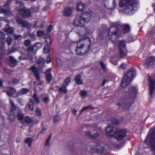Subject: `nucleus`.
I'll use <instances>...</instances> for the list:
<instances>
[{
    "label": "nucleus",
    "mask_w": 155,
    "mask_h": 155,
    "mask_svg": "<svg viewBox=\"0 0 155 155\" xmlns=\"http://www.w3.org/2000/svg\"><path fill=\"white\" fill-rule=\"evenodd\" d=\"M105 131L107 137H114L118 141L123 140L126 136L127 131L125 130L112 128L109 125L106 127Z\"/></svg>",
    "instance_id": "f257e3e1"
},
{
    "label": "nucleus",
    "mask_w": 155,
    "mask_h": 155,
    "mask_svg": "<svg viewBox=\"0 0 155 155\" xmlns=\"http://www.w3.org/2000/svg\"><path fill=\"white\" fill-rule=\"evenodd\" d=\"M104 146V144L102 142H91L88 143L87 149L92 152L101 154L105 150Z\"/></svg>",
    "instance_id": "f03ea898"
},
{
    "label": "nucleus",
    "mask_w": 155,
    "mask_h": 155,
    "mask_svg": "<svg viewBox=\"0 0 155 155\" xmlns=\"http://www.w3.org/2000/svg\"><path fill=\"white\" fill-rule=\"evenodd\" d=\"M136 75L135 70L131 69L124 76L121 83V86L124 87L128 85L131 82V78H134Z\"/></svg>",
    "instance_id": "7ed1b4c3"
},
{
    "label": "nucleus",
    "mask_w": 155,
    "mask_h": 155,
    "mask_svg": "<svg viewBox=\"0 0 155 155\" xmlns=\"http://www.w3.org/2000/svg\"><path fill=\"white\" fill-rule=\"evenodd\" d=\"M84 40H82L78 42L76 52L77 54L81 55L86 53L91 48V45H87L84 43Z\"/></svg>",
    "instance_id": "20e7f679"
},
{
    "label": "nucleus",
    "mask_w": 155,
    "mask_h": 155,
    "mask_svg": "<svg viewBox=\"0 0 155 155\" xmlns=\"http://www.w3.org/2000/svg\"><path fill=\"white\" fill-rule=\"evenodd\" d=\"M16 10L18 11L22 17L26 18L29 17L31 15V11L30 10L26 9L24 7V3L20 4V8H17Z\"/></svg>",
    "instance_id": "39448f33"
},
{
    "label": "nucleus",
    "mask_w": 155,
    "mask_h": 155,
    "mask_svg": "<svg viewBox=\"0 0 155 155\" xmlns=\"http://www.w3.org/2000/svg\"><path fill=\"white\" fill-rule=\"evenodd\" d=\"M118 46L119 48V54L120 58H124L127 56V51L125 49V42L124 41H118Z\"/></svg>",
    "instance_id": "423d86ee"
},
{
    "label": "nucleus",
    "mask_w": 155,
    "mask_h": 155,
    "mask_svg": "<svg viewBox=\"0 0 155 155\" xmlns=\"http://www.w3.org/2000/svg\"><path fill=\"white\" fill-rule=\"evenodd\" d=\"M137 1H134L133 3L127 6L124 10L125 13L129 15L132 14L133 11L137 9Z\"/></svg>",
    "instance_id": "0eeeda50"
},
{
    "label": "nucleus",
    "mask_w": 155,
    "mask_h": 155,
    "mask_svg": "<svg viewBox=\"0 0 155 155\" xmlns=\"http://www.w3.org/2000/svg\"><path fill=\"white\" fill-rule=\"evenodd\" d=\"M117 30L116 27L111 26L108 30V36L110 39H116L117 38Z\"/></svg>",
    "instance_id": "6e6552de"
},
{
    "label": "nucleus",
    "mask_w": 155,
    "mask_h": 155,
    "mask_svg": "<svg viewBox=\"0 0 155 155\" xmlns=\"http://www.w3.org/2000/svg\"><path fill=\"white\" fill-rule=\"evenodd\" d=\"M71 82L70 78H66L64 81L62 86L59 87L58 91L61 94H66L67 93V90L66 88L68 84Z\"/></svg>",
    "instance_id": "1a4fd4ad"
},
{
    "label": "nucleus",
    "mask_w": 155,
    "mask_h": 155,
    "mask_svg": "<svg viewBox=\"0 0 155 155\" xmlns=\"http://www.w3.org/2000/svg\"><path fill=\"white\" fill-rule=\"evenodd\" d=\"M30 69L33 73L36 79L37 80V85H42L43 84V82L40 79L38 69L35 67H31Z\"/></svg>",
    "instance_id": "9d476101"
},
{
    "label": "nucleus",
    "mask_w": 155,
    "mask_h": 155,
    "mask_svg": "<svg viewBox=\"0 0 155 155\" xmlns=\"http://www.w3.org/2000/svg\"><path fill=\"white\" fill-rule=\"evenodd\" d=\"M149 80L150 83V94L151 95L155 89V76L154 77L153 76H149Z\"/></svg>",
    "instance_id": "9b49d317"
},
{
    "label": "nucleus",
    "mask_w": 155,
    "mask_h": 155,
    "mask_svg": "<svg viewBox=\"0 0 155 155\" xmlns=\"http://www.w3.org/2000/svg\"><path fill=\"white\" fill-rule=\"evenodd\" d=\"M10 8L9 6H4L0 7V13H4L5 15L9 16L13 15L12 12L10 10Z\"/></svg>",
    "instance_id": "f8f14e48"
},
{
    "label": "nucleus",
    "mask_w": 155,
    "mask_h": 155,
    "mask_svg": "<svg viewBox=\"0 0 155 155\" xmlns=\"http://www.w3.org/2000/svg\"><path fill=\"white\" fill-rule=\"evenodd\" d=\"M8 90L5 91L9 96H12L14 97H16L18 96V92H16L13 87H9L8 88Z\"/></svg>",
    "instance_id": "ddd939ff"
},
{
    "label": "nucleus",
    "mask_w": 155,
    "mask_h": 155,
    "mask_svg": "<svg viewBox=\"0 0 155 155\" xmlns=\"http://www.w3.org/2000/svg\"><path fill=\"white\" fill-rule=\"evenodd\" d=\"M155 61V58L153 56H150L147 59L144 65L147 68L151 67L154 65Z\"/></svg>",
    "instance_id": "4468645a"
},
{
    "label": "nucleus",
    "mask_w": 155,
    "mask_h": 155,
    "mask_svg": "<svg viewBox=\"0 0 155 155\" xmlns=\"http://www.w3.org/2000/svg\"><path fill=\"white\" fill-rule=\"evenodd\" d=\"M79 15L85 23L89 22L91 20V14L89 13L84 12Z\"/></svg>",
    "instance_id": "2eb2a0df"
},
{
    "label": "nucleus",
    "mask_w": 155,
    "mask_h": 155,
    "mask_svg": "<svg viewBox=\"0 0 155 155\" xmlns=\"http://www.w3.org/2000/svg\"><path fill=\"white\" fill-rule=\"evenodd\" d=\"M85 22L79 15H77L75 18L74 24V25L79 27H82Z\"/></svg>",
    "instance_id": "dca6fc26"
},
{
    "label": "nucleus",
    "mask_w": 155,
    "mask_h": 155,
    "mask_svg": "<svg viewBox=\"0 0 155 155\" xmlns=\"http://www.w3.org/2000/svg\"><path fill=\"white\" fill-rule=\"evenodd\" d=\"M137 93V90L134 87H131L129 89V96L131 99L134 98Z\"/></svg>",
    "instance_id": "f3484780"
},
{
    "label": "nucleus",
    "mask_w": 155,
    "mask_h": 155,
    "mask_svg": "<svg viewBox=\"0 0 155 155\" xmlns=\"http://www.w3.org/2000/svg\"><path fill=\"white\" fill-rule=\"evenodd\" d=\"M16 21L18 25H21L22 27L28 28L30 27V25L28 22L21 18H17Z\"/></svg>",
    "instance_id": "a211bd4d"
},
{
    "label": "nucleus",
    "mask_w": 155,
    "mask_h": 155,
    "mask_svg": "<svg viewBox=\"0 0 155 155\" xmlns=\"http://www.w3.org/2000/svg\"><path fill=\"white\" fill-rule=\"evenodd\" d=\"M137 0H122L119 2V6L121 7L127 6Z\"/></svg>",
    "instance_id": "6ab92c4d"
},
{
    "label": "nucleus",
    "mask_w": 155,
    "mask_h": 155,
    "mask_svg": "<svg viewBox=\"0 0 155 155\" xmlns=\"http://www.w3.org/2000/svg\"><path fill=\"white\" fill-rule=\"evenodd\" d=\"M51 69L49 68L47 70L45 73L47 84H49L52 79V76L51 74Z\"/></svg>",
    "instance_id": "aec40b11"
},
{
    "label": "nucleus",
    "mask_w": 155,
    "mask_h": 155,
    "mask_svg": "<svg viewBox=\"0 0 155 155\" xmlns=\"http://www.w3.org/2000/svg\"><path fill=\"white\" fill-rule=\"evenodd\" d=\"M85 134L87 136L92 139H95L97 138L99 136V134L98 133L92 134L90 131L86 132Z\"/></svg>",
    "instance_id": "412c9836"
},
{
    "label": "nucleus",
    "mask_w": 155,
    "mask_h": 155,
    "mask_svg": "<svg viewBox=\"0 0 155 155\" xmlns=\"http://www.w3.org/2000/svg\"><path fill=\"white\" fill-rule=\"evenodd\" d=\"M73 8L71 7H67L66 8L64 11V15L66 16H68L72 14Z\"/></svg>",
    "instance_id": "4be33fe9"
},
{
    "label": "nucleus",
    "mask_w": 155,
    "mask_h": 155,
    "mask_svg": "<svg viewBox=\"0 0 155 155\" xmlns=\"http://www.w3.org/2000/svg\"><path fill=\"white\" fill-rule=\"evenodd\" d=\"M74 80L75 81L77 84H83V82L81 80V76L80 74H78L76 75Z\"/></svg>",
    "instance_id": "5701e85b"
},
{
    "label": "nucleus",
    "mask_w": 155,
    "mask_h": 155,
    "mask_svg": "<svg viewBox=\"0 0 155 155\" xmlns=\"http://www.w3.org/2000/svg\"><path fill=\"white\" fill-rule=\"evenodd\" d=\"M9 60L10 62V65L12 67L15 66L17 64V61L12 56H10Z\"/></svg>",
    "instance_id": "b1692460"
},
{
    "label": "nucleus",
    "mask_w": 155,
    "mask_h": 155,
    "mask_svg": "<svg viewBox=\"0 0 155 155\" xmlns=\"http://www.w3.org/2000/svg\"><path fill=\"white\" fill-rule=\"evenodd\" d=\"M45 60L43 58H40L37 61V63L40 67H43L44 66Z\"/></svg>",
    "instance_id": "393cba45"
},
{
    "label": "nucleus",
    "mask_w": 155,
    "mask_h": 155,
    "mask_svg": "<svg viewBox=\"0 0 155 155\" xmlns=\"http://www.w3.org/2000/svg\"><path fill=\"white\" fill-rule=\"evenodd\" d=\"M10 103L11 104V106L10 108V112L11 113H14L16 109V107L14 103L11 100H10Z\"/></svg>",
    "instance_id": "a878e982"
},
{
    "label": "nucleus",
    "mask_w": 155,
    "mask_h": 155,
    "mask_svg": "<svg viewBox=\"0 0 155 155\" xmlns=\"http://www.w3.org/2000/svg\"><path fill=\"white\" fill-rule=\"evenodd\" d=\"M85 6L86 5L84 4L81 2H79L77 5V10L79 11H81L84 10Z\"/></svg>",
    "instance_id": "bb28decb"
},
{
    "label": "nucleus",
    "mask_w": 155,
    "mask_h": 155,
    "mask_svg": "<svg viewBox=\"0 0 155 155\" xmlns=\"http://www.w3.org/2000/svg\"><path fill=\"white\" fill-rule=\"evenodd\" d=\"M130 31V27L129 25H123V32L124 33H128Z\"/></svg>",
    "instance_id": "cd10ccee"
},
{
    "label": "nucleus",
    "mask_w": 155,
    "mask_h": 155,
    "mask_svg": "<svg viewBox=\"0 0 155 155\" xmlns=\"http://www.w3.org/2000/svg\"><path fill=\"white\" fill-rule=\"evenodd\" d=\"M32 122V119L29 117L26 116L24 118L22 121L23 123L30 124Z\"/></svg>",
    "instance_id": "c85d7f7f"
},
{
    "label": "nucleus",
    "mask_w": 155,
    "mask_h": 155,
    "mask_svg": "<svg viewBox=\"0 0 155 155\" xmlns=\"http://www.w3.org/2000/svg\"><path fill=\"white\" fill-rule=\"evenodd\" d=\"M126 101V100H124L123 99H122L121 100V102H119L117 103V105L118 106L124 105L126 106V107H129L130 106V104L129 103H127L126 104L125 103Z\"/></svg>",
    "instance_id": "c756f323"
},
{
    "label": "nucleus",
    "mask_w": 155,
    "mask_h": 155,
    "mask_svg": "<svg viewBox=\"0 0 155 155\" xmlns=\"http://www.w3.org/2000/svg\"><path fill=\"white\" fill-rule=\"evenodd\" d=\"M33 141L32 138L28 137L25 139V142L28 144L29 147H30L31 146V144Z\"/></svg>",
    "instance_id": "7c9ffc66"
},
{
    "label": "nucleus",
    "mask_w": 155,
    "mask_h": 155,
    "mask_svg": "<svg viewBox=\"0 0 155 155\" xmlns=\"http://www.w3.org/2000/svg\"><path fill=\"white\" fill-rule=\"evenodd\" d=\"M34 102L31 99L30 100V101L28 102V106L31 111H33L34 109Z\"/></svg>",
    "instance_id": "2f4dec72"
},
{
    "label": "nucleus",
    "mask_w": 155,
    "mask_h": 155,
    "mask_svg": "<svg viewBox=\"0 0 155 155\" xmlns=\"http://www.w3.org/2000/svg\"><path fill=\"white\" fill-rule=\"evenodd\" d=\"M155 33V31L153 30L151 31L149 33H148L147 35L150 39H153V38L154 37Z\"/></svg>",
    "instance_id": "473e14b6"
},
{
    "label": "nucleus",
    "mask_w": 155,
    "mask_h": 155,
    "mask_svg": "<svg viewBox=\"0 0 155 155\" xmlns=\"http://www.w3.org/2000/svg\"><path fill=\"white\" fill-rule=\"evenodd\" d=\"M94 107L91 106H88L85 107L82 109L80 111L79 114V115H80L84 111L87 109H93Z\"/></svg>",
    "instance_id": "72a5a7b5"
},
{
    "label": "nucleus",
    "mask_w": 155,
    "mask_h": 155,
    "mask_svg": "<svg viewBox=\"0 0 155 155\" xmlns=\"http://www.w3.org/2000/svg\"><path fill=\"white\" fill-rule=\"evenodd\" d=\"M28 92V90L26 88H22L21 90L18 92V96L24 94Z\"/></svg>",
    "instance_id": "f704fd0d"
},
{
    "label": "nucleus",
    "mask_w": 155,
    "mask_h": 155,
    "mask_svg": "<svg viewBox=\"0 0 155 155\" xmlns=\"http://www.w3.org/2000/svg\"><path fill=\"white\" fill-rule=\"evenodd\" d=\"M27 51L29 52H33L34 53H35L37 52V50L35 49L34 46H31L28 48Z\"/></svg>",
    "instance_id": "c9c22d12"
},
{
    "label": "nucleus",
    "mask_w": 155,
    "mask_h": 155,
    "mask_svg": "<svg viewBox=\"0 0 155 155\" xmlns=\"http://www.w3.org/2000/svg\"><path fill=\"white\" fill-rule=\"evenodd\" d=\"M8 118L11 122L13 121L15 119V113H11L8 116Z\"/></svg>",
    "instance_id": "e433bc0d"
},
{
    "label": "nucleus",
    "mask_w": 155,
    "mask_h": 155,
    "mask_svg": "<svg viewBox=\"0 0 155 155\" xmlns=\"http://www.w3.org/2000/svg\"><path fill=\"white\" fill-rule=\"evenodd\" d=\"M33 98L35 102L37 104L40 103L39 99L36 93H35L33 95Z\"/></svg>",
    "instance_id": "4c0bfd02"
},
{
    "label": "nucleus",
    "mask_w": 155,
    "mask_h": 155,
    "mask_svg": "<svg viewBox=\"0 0 155 155\" xmlns=\"http://www.w3.org/2000/svg\"><path fill=\"white\" fill-rule=\"evenodd\" d=\"M31 10L32 12H37L39 11V8L38 7L33 6L31 8Z\"/></svg>",
    "instance_id": "58836bf2"
},
{
    "label": "nucleus",
    "mask_w": 155,
    "mask_h": 155,
    "mask_svg": "<svg viewBox=\"0 0 155 155\" xmlns=\"http://www.w3.org/2000/svg\"><path fill=\"white\" fill-rule=\"evenodd\" d=\"M45 41L47 44L46 45L49 46L51 45V41L49 36L45 38Z\"/></svg>",
    "instance_id": "ea45409f"
},
{
    "label": "nucleus",
    "mask_w": 155,
    "mask_h": 155,
    "mask_svg": "<svg viewBox=\"0 0 155 155\" xmlns=\"http://www.w3.org/2000/svg\"><path fill=\"white\" fill-rule=\"evenodd\" d=\"M117 59L116 57H113L110 59V61L112 64L116 65L117 64L118 61L117 60Z\"/></svg>",
    "instance_id": "a19ab883"
},
{
    "label": "nucleus",
    "mask_w": 155,
    "mask_h": 155,
    "mask_svg": "<svg viewBox=\"0 0 155 155\" xmlns=\"http://www.w3.org/2000/svg\"><path fill=\"white\" fill-rule=\"evenodd\" d=\"M48 45H45L43 49V52L44 53H47L50 51V48L48 47Z\"/></svg>",
    "instance_id": "79ce46f5"
},
{
    "label": "nucleus",
    "mask_w": 155,
    "mask_h": 155,
    "mask_svg": "<svg viewBox=\"0 0 155 155\" xmlns=\"http://www.w3.org/2000/svg\"><path fill=\"white\" fill-rule=\"evenodd\" d=\"M42 45L41 43H37L34 46V48L35 50H37H37L41 48L42 47Z\"/></svg>",
    "instance_id": "37998d69"
},
{
    "label": "nucleus",
    "mask_w": 155,
    "mask_h": 155,
    "mask_svg": "<svg viewBox=\"0 0 155 155\" xmlns=\"http://www.w3.org/2000/svg\"><path fill=\"white\" fill-rule=\"evenodd\" d=\"M24 117L23 114L20 113L18 114L17 117L19 120L21 121L22 122Z\"/></svg>",
    "instance_id": "c03bdc74"
},
{
    "label": "nucleus",
    "mask_w": 155,
    "mask_h": 155,
    "mask_svg": "<svg viewBox=\"0 0 155 155\" xmlns=\"http://www.w3.org/2000/svg\"><path fill=\"white\" fill-rule=\"evenodd\" d=\"M12 42V38L10 36L8 37L6 39V42L7 43L8 45H10L11 44Z\"/></svg>",
    "instance_id": "a18cd8bd"
},
{
    "label": "nucleus",
    "mask_w": 155,
    "mask_h": 155,
    "mask_svg": "<svg viewBox=\"0 0 155 155\" xmlns=\"http://www.w3.org/2000/svg\"><path fill=\"white\" fill-rule=\"evenodd\" d=\"M35 113L39 117H40L41 115L42 114L41 110L38 108H36L35 109Z\"/></svg>",
    "instance_id": "49530a36"
},
{
    "label": "nucleus",
    "mask_w": 155,
    "mask_h": 155,
    "mask_svg": "<svg viewBox=\"0 0 155 155\" xmlns=\"http://www.w3.org/2000/svg\"><path fill=\"white\" fill-rule=\"evenodd\" d=\"M60 119V116L58 115H57L54 117V123H56Z\"/></svg>",
    "instance_id": "de8ad7c7"
},
{
    "label": "nucleus",
    "mask_w": 155,
    "mask_h": 155,
    "mask_svg": "<svg viewBox=\"0 0 155 155\" xmlns=\"http://www.w3.org/2000/svg\"><path fill=\"white\" fill-rule=\"evenodd\" d=\"M5 38V35L4 34L2 31H0V40L2 43V41Z\"/></svg>",
    "instance_id": "09e8293b"
},
{
    "label": "nucleus",
    "mask_w": 155,
    "mask_h": 155,
    "mask_svg": "<svg viewBox=\"0 0 155 155\" xmlns=\"http://www.w3.org/2000/svg\"><path fill=\"white\" fill-rule=\"evenodd\" d=\"M100 64L102 69L104 71H105L106 70V68L104 63L102 61H100Z\"/></svg>",
    "instance_id": "8fccbe9b"
},
{
    "label": "nucleus",
    "mask_w": 155,
    "mask_h": 155,
    "mask_svg": "<svg viewBox=\"0 0 155 155\" xmlns=\"http://www.w3.org/2000/svg\"><path fill=\"white\" fill-rule=\"evenodd\" d=\"M14 39L16 40H19L21 39V35H13Z\"/></svg>",
    "instance_id": "3c124183"
},
{
    "label": "nucleus",
    "mask_w": 155,
    "mask_h": 155,
    "mask_svg": "<svg viewBox=\"0 0 155 155\" xmlns=\"http://www.w3.org/2000/svg\"><path fill=\"white\" fill-rule=\"evenodd\" d=\"M43 103L45 104H47L49 101V98L48 96H47L45 97L42 99Z\"/></svg>",
    "instance_id": "603ef678"
},
{
    "label": "nucleus",
    "mask_w": 155,
    "mask_h": 155,
    "mask_svg": "<svg viewBox=\"0 0 155 155\" xmlns=\"http://www.w3.org/2000/svg\"><path fill=\"white\" fill-rule=\"evenodd\" d=\"M5 31L9 33H11L13 32V30L12 28L10 27L5 29Z\"/></svg>",
    "instance_id": "864d4df0"
},
{
    "label": "nucleus",
    "mask_w": 155,
    "mask_h": 155,
    "mask_svg": "<svg viewBox=\"0 0 155 155\" xmlns=\"http://www.w3.org/2000/svg\"><path fill=\"white\" fill-rule=\"evenodd\" d=\"M31 44V41L29 39H27L24 42V45L25 46H27Z\"/></svg>",
    "instance_id": "5fc2aeb1"
},
{
    "label": "nucleus",
    "mask_w": 155,
    "mask_h": 155,
    "mask_svg": "<svg viewBox=\"0 0 155 155\" xmlns=\"http://www.w3.org/2000/svg\"><path fill=\"white\" fill-rule=\"evenodd\" d=\"M37 35L39 36H43L45 34L44 32L42 31H38L37 32Z\"/></svg>",
    "instance_id": "6e6d98bb"
},
{
    "label": "nucleus",
    "mask_w": 155,
    "mask_h": 155,
    "mask_svg": "<svg viewBox=\"0 0 155 155\" xmlns=\"http://www.w3.org/2000/svg\"><path fill=\"white\" fill-rule=\"evenodd\" d=\"M81 96L82 97H85L86 96L87 92L86 91H81L80 92Z\"/></svg>",
    "instance_id": "4d7b16f0"
},
{
    "label": "nucleus",
    "mask_w": 155,
    "mask_h": 155,
    "mask_svg": "<svg viewBox=\"0 0 155 155\" xmlns=\"http://www.w3.org/2000/svg\"><path fill=\"white\" fill-rule=\"evenodd\" d=\"M51 57L49 55H48L47 57L46 60V62L47 63L49 64V63H50L51 62Z\"/></svg>",
    "instance_id": "13d9d810"
},
{
    "label": "nucleus",
    "mask_w": 155,
    "mask_h": 155,
    "mask_svg": "<svg viewBox=\"0 0 155 155\" xmlns=\"http://www.w3.org/2000/svg\"><path fill=\"white\" fill-rule=\"evenodd\" d=\"M56 61L57 65L59 67H60L61 65V62L59 58H56Z\"/></svg>",
    "instance_id": "bf43d9fd"
},
{
    "label": "nucleus",
    "mask_w": 155,
    "mask_h": 155,
    "mask_svg": "<svg viewBox=\"0 0 155 155\" xmlns=\"http://www.w3.org/2000/svg\"><path fill=\"white\" fill-rule=\"evenodd\" d=\"M127 65L126 64L123 63L121 64L120 67L121 68L124 70L126 68Z\"/></svg>",
    "instance_id": "052dcab7"
},
{
    "label": "nucleus",
    "mask_w": 155,
    "mask_h": 155,
    "mask_svg": "<svg viewBox=\"0 0 155 155\" xmlns=\"http://www.w3.org/2000/svg\"><path fill=\"white\" fill-rule=\"evenodd\" d=\"M19 82V81L17 79L14 78L12 80V82L15 84H17Z\"/></svg>",
    "instance_id": "680f3d73"
},
{
    "label": "nucleus",
    "mask_w": 155,
    "mask_h": 155,
    "mask_svg": "<svg viewBox=\"0 0 155 155\" xmlns=\"http://www.w3.org/2000/svg\"><path fill=\"white\" fill-rule=\"evenodd\" d=\"M112 123L114 124H117L119 123V121L116 119H113L112 121Z\"/></svg>",
    "instance_id": "e2e57ef3"
},
{
    "label": "nucleus",
    "mask_w": 155,
    "mask_h": 155,
    "mask_svg": "<svg viewBox=\"0 0 155 155\" xmlns=\"http://www.w3.org/2000/svg\"><path fill=\"white\" fill-rule=\"evenodd\" d=\"M50 140L47 139L45 141V146L46 147L49 146V142Z\"/></svg>",
    "instance_id": "0e129e2a"
},
{
    "label": "nucleus",
    "mask_w": 155,
    "mask_h": 155,
    "mask_svg": "<svg viewBox=\"0 0 155 155\" xmlns=\"http://www.w3.org/2000/svg\"><path fill=\"white\" fill-rule=\"evenodd\" d=\"M52 28V26L51 25L49 26L47 30V31L48 32H50L51 31Z\"/></svg>",
    "instance_id": "69168bd1"
},
{
    "label": "nucleus",
    "mask_w": 155,
    "mask_h": 155,
    "mask_svg": "<svg viewBox=\"0 0 155 155\" xmlns=\"http://www.w3.org/2000/svg\"><path fill=\"white\" fill-rule=\"evenodd\" d=\"M17 101L18 103L20 104L21 105H23V104L22 103V101L20 99H17Z\"/></svg>",
    "instance_id": "338daca9"
},
{
    "label": "nucleus",
    "mask_w": 155,
    "mask_h": 155,
    "mask_svg": "<svg viewBox=\"0 0 155 155\" xmlns=\"http://www.w3.org/2000/svg\"><path fill=\"white\" fill-rule=\"evenodd\" d=\"M107 81V80L106 79H104L103 81L102 84H101L102 86H104V84L105 83H106Z\"/></svg>",
    "instance_id": "774afa93"
}]
</instances>
